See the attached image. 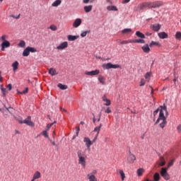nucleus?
<instances>
[{
    "instance_id": "obj_1",
    "label": "nucleus",
    "mask_w": 181,
    "mask_h": 181,
    "mask_svg": "<svg viewBox=\"0 0 181 181\" xmlns=\"http://www.w3.org/2000/svg\"><path fill=\"white\" fill-rule=\"evenodd\" d=\"M160 6H163V1H158L153 2H144L135 6L134 8V12H139V11H142L145 9V8H159Z\"/></svg>"
},
{
    "instance_id": "obj_2",
    "label": "nucleus",
    "mask_w": 181,
    "mask_h": 181,
    "mask_svg": "<svg viewBox=\"0 0 181 181\" xmlns=\"http://www.w3.org/2000/svg\"><path fill=\"white\" fill-rule=\"evenodd\" d=\"M163 111H167L166 107L161 106V109L159 113V117L157 119L156 122H155V125H156L157 124H159L160 121H162L159 124V127L162 129L166 127V124H168V122L166 121V117H165V112H163Z\"/></svg>"
},
{
    "instance_id": "obj_3",
    "label": "nucleus",
    "mask_w": 181,
    "mask_h": 181,
    "mask_svg": "<svg viewBox=\"0 0 181 181\" xmlns=\"http://www.w3.org/2000/svg\"><path fill=\"white\" fill-rule=\"evenodd\" d=\"M77 156L78 158V165H81L83 168H86V165H87V162L86 161L87 159V155H86V153L81 150H79L77 151Z\"/></svg>"
},
{
    "instance_id": "obj_4",
    "label": "nucleus",
    "mask_w": 181,
    "mask_h": 181,
    "mask_svg": "<svg viewBox=\"0 0 181 181\" xmlns=\"http://www.w3.org/2000/svg\"><path fill=\"white\" fill-rule=\"evenodd\" d=\"M32 117L30 116H28L25 119H18L19 124H26V125H28V127H35V123L32 122Z\"/></svg>"
},
{
    "instance_id": "obj_5",
    "label": "nucleus",
    "mask_w": 181,
    "mask_h": 181,
    "mask_svg": "<svg viewBox=\"0 0 181 181\" xmlns=\"http://www.w3.org/2000/svg\"><path fill=\"white\" fill-rule=\"evenodd\" d=\"M160 173L165 180H169L170 179V175H169V173H168V168H161Z\"/></svg>"
},
{
    "instance_id": "obj_6",
    "label": "nucleus",
    "mask_w": 181,
    "mask_h": 181,
    "mask_svg": "<svg viewBox=\"0 0 181 181\" xmlns=\"http://www.w3.org/2000/svg\"><path fill=\"white\" fill-rule=\"evenodd\" d=\"M103 69L105 70H110V69H119L121 67L119 64H112V63L104 64L103 65Z\"/></svg>"
},
{
    "instance_id": "obj_7",
    "label": "nucleus",
    "mask_w": 181,
    "mask_h": 181,
    "mask_svg": "<svg viewBox=\"0 0 181 181\" xmlns=\"http://www.w3.org/2000/svg\"><path fill=\"white\" fill-rule=\"evenodd\" d=\"M136 160V157L131 152V151H129V154L127 156V162L128 163H134Z\"/></svg>"
},
{
    "instance_id": "obj_8",
    "label": "nucleus",
    "mask_w": 181,
    "mask_h": 181,
    "mask_svg": "<svg viewBox=\"0 0 181 181\" xmlns=\"http://www.w3.org/2000/svg\"><path fill=\"white\" fill-rule=\"evenodd\" d=\"M67 47H69V42H64L57 46V50H64V49H67Z\"/></svg>"
},
{
    "instance_id": "obj_9",
    "label": "nucleus",
    "mask_w": 181,
    "mask_h": 181,
    "mask_svg": "<svg viewBox=\"0 0 181 181\" xmlns=\"http://www.w3.org/2000/svg\"><path fill=\"white\" fill-rule=\"evenodd\" d=\"M102 100L103 101V103H105L104 104V105H106V107H110V105H111V100H110L107 98V95H104L102 97Z\"/></svg>"
},
{
    "instance_id": "obj_10",
    "label": "nucleus",
    "mask_w": 181,
    "mask_h": 181,
    "mask_svg": "<svg viewBox=\"0 0 181 181\" xmlns=\"http://www.w3.org/2000/svg\"><path fill=\"white\" fill-rule=\"evenodd\" d=\"M160 28H162L160 24H153L151 25V29L154 30V32H159V30H160Z\"/></svg>"
},
{
    "instance_id": "obj_11",
    "label": "nucleus",
    "mask_w": 181,
    "mask_h": 181,
    "mask_svg": "<svg viewBox=\"0 0 181 181\" xmlns=\"http://www.w3.org/2000/svg\"><path fill=\"white\" fill-rule=\"evenodd\" d=\"M100 73V70L96 69L95 71H86L85 74L86 76H98V74Z\"/></svg>"
},
{
    "instance_id": "obj_12",
    "label": "nucleus",
    "mask_w": 181,
    "mask_h": 181,
    "mask_svg": "<svg viewBox=\"0 0 181 181\" xmlns=\"http://www.w3.org/2000/svg\"><path fill=\"white\" fill-rule=\"evenodd\" d=\"M11 47V42L9 41H4L1 43V51L4 52L5 50V47Z\"/></svg>"
},
{
    "instance_id": "obj_13",
    "label": "nucleus",
    "mask_w": 181,
    "mask_h": 181,
    "mask_svg": "<svg viewBox=\"0 0 181 181\" xmlns=\"http://www.w3.org/2000/svg\"><path fill=\"white\" fill-rule=\"evenodd\" d=\"M80 25H81V18H76L74 21L72 26H73V28H78V26H80Z\"/></svg>"
},
{
    "instance_id": "obj_14",
    "label": "nucleus",
    "mask_w": 181,
    "mask_h": 181,
    "mask_svg": "<svg viewBox=\"0 0 181 181\" xmlns=\"http://www.w3.org/2000/svg\"><path fill=\"white\" fill-rule=\"evenodd\" d=\"M83 142H85L87 148H90V146H91V145H93V142L88 137H84Z\"/></svg>"
},
{
    "instance_id": "obj_15",
    "label": "nucleus",
    "mask_w": 181,
    "mask_h": 181,
    "mask_svg": "<svg viewBox=\"0 0 181 181\" xmlns=\"http://www.w3.org/2000/svg\"><path fill=\"white\" fill-rule=\"evenodd\" d=\"M80 37V35H69L67 36V39L69 42H74V40H77Z\"/></svg>"
},
{
    "instance_id": "obj_16",
    "label": "nucleus",
    "mask_w": 181,
    "mask_h": 181,
    "mask_svg": "<svg viewBox=\"0 0 181 181\" xmlns=\"http://www.w3.org/2000/svg\"><path fill=\"white\" fill-rule=\"evenodd\" d=\"M42 175L40 174V172L39 171H36L33 177V179L31 180V181H35L37 179H40Z\"/></svg>"
},
{
    "instance_id": "obj_17",
    "label": "nucleus",
    "mask_w": 181,
    "mask_h": 181,
    "mask_svg": "<svg viewBox=\"0 0 181 181\" xmlns=\"http://www.w3.org/2000/svg\"><path fill=\"white\" fill-rule=\"evenodd\" d=\"M141 49L144 53H149V52H151V48H149V45L148 44L144 45Z\"/></svg>"
},
{
    "instance_id": "obj_18",
    "label": "nucleus",
    "mask_w": 181,
    "mask_h": 181,
    "mask_svg": "<svg viewBox=\"0 0 181 181\" xmlns=\"http://www.w3.org/2000/svg\"><path fill=\"white\" fill-rule=\"evenodd\" d=\"M168 33L165 32H161L158 33V37H160V39H168Z\"/></svg>"
},
{
    "instance_id": "obj_19",
    "label": "nucleus",
    "mask_w": 181,
    "mask_h": 181,
    "mask_svg": "<svg viewBox=\"0 0 181 181\" xmlns=\"http://www.w3.org/2000/svg\"><path fill=\"white\" fill-rule=\"evenodd\" d=\"M144 173H145V169H144V168H139L136 170V174L139 177H141V176H142V175H144Z\"/></svg>"
},
{
    "instance_id": "obj_20",
    "label": "nucleus",
    "mask_w": 181,
    "mask_h": 181,
    "mask_svg": "<svg viewBox=\"0 0 181 181\" xmlns=\"http://www.w3.org/2000/svg\"><path fill=\"white\" fill-rule=\"evenodd\" d=\"M83 9L86 13H88V12H91V11H93V6H86L83 7Z\"/></svg>"
},
{
    "instance_id": "obj_21",
    "label": "nucleus",
    "mask_w": 181,
    "mask_h": 181,
    "mask_svg": "<svg viewBox=\"0 0 181 181\" xmlns=\"http://www.w3.org/2000/svg\"><path fill=\"white\" fill-rule=\"evenodd\" d=\"M103 127V124H100L98 127H95L93 132H97L96 135L100 134V131H101V127Z\"/></svg>"
},
{
    "instance_id": "obj_22",
    "label": "nucleus",
    "mask_w": 181,
    "mask_h": 181,
    "mask_svg": "<svg viewBox=\"0 0 181 181\" xmlns=\"http://www.w3.org/2000/svg\"><path fill=\"white\" fill-rule=\"evenodd\" d=\"M153 46H158V47H160V43L159 42L151 41L149 45V47H153Z\"/></svg>"
},
{
    "instance_id": "obj_23",
    "label": "nucleus",
    "mask_w": 181,
    "mask_h": 181,
    "mask_svg": "<svg viewBox=\"0 0 181 181\" xmlns=\"http://www.w3.org/2000/svg\"><path fill=\"white\" fill-rule=\"evenodd\" d=\"M29 54H30V52H29V49L27 47L23 52V57H28Z\"/></svg>"
},
{
    "instance_id": "obj_24",
    "label": "nucleus",
    "mask_w": 181,
    "mask_h": 181,
    "mask_svg": "<svg viewBox=\"0 0 181 181\" xmlns=\"http://www.w3.org/2000/svg\"><path fill=\"white\" fill-rule=\"evenodd\" d=\"M49 74L51 76H56L57 75V71L54 69V68H50L49 69Z\"/></svg>"
},
{
    "instance_id": "obj_25",
    "label": "nucleus",
    "mask_w": 181,
    "mask_h": 181,
    "mask_svg": "<svg viewBox=\"0 0 181 181\" xmlns=\"http://www.w3.org/2000/svg\"><path fill=\"white\" fill-rule=\"evenodd\" d=\"M87 176L89 179V181H98L95 176L93 174H88Z\"/></svg>"
},
{
    "instance_id": "obj_26",
    "label": "nucleus",
    "mask_w": 181,
    "mask_h": 181,
    "mask_svg": "<svg viewBox=\"0 0 181 181\" xmlns=\"http://www.w3.org/2000/svg\"><path fill=\"white\" fill-rule=\"evenodd\" d=\"M165 163L166 162L165 161L163 156H160L159 166H165Z\"/></svg>"
},
{
    "instance_id": "obj_27",
    "label": "nucleus",
    "mask_w": 181,
    "mask_h": 181,
    "mask_svg": "<svg viewBox=\"0 0 181 181\" xmlns=\"http://www.w3.org/2000/svg\"><path fill=\"white\" fill-rule=\"evenodd\" d=\"M18 66H19V62H18V61H16L15 62H13L12 64V67H13V71H16V70H18Z\"/></svg>"
},
{
    "instance_id": "obj_28",
    "label": "nucleus",
    "mask_w": 181,
    "mask_h": 181,
    "mask_svg": "<svg viewBox=\"0 0 181 181\" xmlns=\"http://www.w3.org/2000/svg\"><path fill=\"white\" fill-rule=\"evenodd\" d=\"M136 36H137V37H140L141 39H145V35L140 31L136 32Z\"/></svg>"
},
{
    "instance_id": "obj_29",
    "label": "nucleus",
    "mask_w": 181,
    "mask_h": 181,
    "mask_svg": "<svg viewBox=\"0 0 181 181\" xmlns=\"http://www.w3.org/2000/svg\"><path fill=\"white\" fill-rule=\"evenodd\" d=\"M132 32V29L131 28H125L122 30V33L124 35H128V33H131Z\"/></svg>"
},
{
    "instance_id": "obj_30",
    "label": "nucleus",
    "mask_w": 181,
    "mask_h": 181,
    "mask_svg": "<svg viewBox=\"0 0 181 181\" xmlns=\"http://www.w3.org/2000/svg\"><path fill=\"white\" fill-rule=\"evenodd\" d=\"M62 4V0H56L52 4V6L57 7Z\"/></svg>"
},
{
    "instance_id": "obj_31",
    "label": "nucleus",
    "mask_w": 181,
    "mask_h": 181,
    "mask_svg": "<svg viewBox=\"0 0 181 181\" xmlns=\"http://www.w3.org/2000/svg\"><path fill=\"white\" fill-rule=\"evenodd\" d=\"M1 88L3 96L6 97V94H8V90H6V88H4V85H1Z\"/></svg>"
},
{
    "instance_id": "obj_32",
    "label": "nucleus",
    "mask_w": 181,
    "mask_h": 181,
    "mask_svg": "<svg viewBox=\"0 0 181 181\" xmlns=\"http://www.w3.org/2000/svg\"><path fill=\"white\" fill-rule=\"evenodd\" d=\"M107 11H118V8L115 6H108L107 7Z\"/></svg>"
},
{
    "instance_id": "obj_33",
    "label": "nucleus",
    "mask_w": 181,
    "mask_h": 181,
    "mask_svg": "<svg viewBox=\"0 0 181 181\" xmlns=\"http://www.w3.org/2000/svg\"><path fill=\"white\" fill-rule=\"evenodd\" d=\"M119 173L121 176L122 180L124 181L125 180V173H124V170H119Z\"/></svg>"
},
{
    "instance_id": "obj_34",
    "label": "nucleus",
    "mask_w": 181,
    "mask_h": 181,
    "mask_svg": "<svg viewBox=\"0 0 181 181\" xmlns=\"http://www.w3.org/2000/svg\"><path fill=\"white\" fill-rule=\"evenodd\" d=\"M133 43H141L144 44L145 41L143 39H138V40H132Z\"/></svg>"
},
{
    "instance_id": "obj_35",
    "label": "nucleus",
    "mask_w": 181,
    "mask_h": 181,
    "mask_svg": "<svg viewBox=\"0 0 181 181\" xmlns=\"http://www.w3.org/2000/svg\"><path fill=\"white\" fill-rule=\"evenodd\" d=\"M58 87L60 88V90H67L68 88L67 85H63L62 83H59Z\"/></svg>"
},
{
    "instance_id": "obj_36",
    "label": "nucleus",
    "mask_w": 181,
    "mask_h": 181,
    "mask_svg": "<svg viewBox=\"0 0 181 181\" xmlns=\"http://www.w3.org/2000/svg\"><path fill=\"white\" fill-rule=\"evenodd\" d=\"M98 81L101 84H105V78H104L103 76H100L98 77Z\"/></svg>"
},
{
    "instance_id": "obj_37",
    "label": "nucleus",
    "mask_w": 181,
    "mask_h": 181,
    "mask_svg": "<svg viewBox=\"0 0 181 181\" xmlns=\"http://www.w3.org/2000/svg\"><path fill=\"white\" fill-rule=\"evenodd\" d=\"M28 49V51L30 52V53H36V52H37V49H36V48L35 47H27Z\"/></svg>"
},
{
    "instance_id": "obj_38",
    "label": "nucleus",
    "mask_w": 181,
    "mask_h": 181,
    "mask_svg": "<svg viewBox=\"0 0 181 181\" xmlns=\"http://www.w3.org/2000/svg\"><path fill=\"white\" fill-rule=\"evenodd\" d=\"M128 43H133L132 40L120 41L121 45H128Z\"/></svg>"
},
{
    "instance_id": "obj_39",
    "label": "nucleus",
    "mask_w": 181,
    "mask_h": 181,
    "mask_svg": "<svg viewBox=\"0 0 181 181\" xmlns=\"http://www.w3.org/2000/svg\"><path fill=\"white\" fill-rule=\"evenodd\" d=\"M26 46V42L24 40L20 41L18 43V47H25Z\"/></svg>"
},
{
    "instance_id": "obj_40",
    "label": "nucleus",
    "mask_w": 181,
    "mask_h": 181,
    "mask_svg": "<svg viewBox=\"0 0 181 181\" xmlns=\"http://www.w3.org/2000/svg\"><path fill=\"white\" fill-rule=\"evenodd\" d=\"M175 39L177 40H181V33L180 32H177L175 34Z\"/></svg>"
},
{
    "instance_id": "obj_41",
    "label": "nucleus",
    "mask_w": 181,
    "mask_h": 181,
    "mask_svg": "<svg viewBox=\"0 0 181 181\" xmlns=\"http://www.w3.org/2000/svg\"><path fill=\"white\" fill-rule=\"evenodd\" d=\"M41 135L45 136V138H49V134H47V130H44L42 132Z\"/></svg>"
},
{
    "instance_id": "obj_42",
    "label": "nucleus",
    "mask_w": 181,
    "mask_h": 181,
    "mask_svg": "<svg viewBox=\"0 0 181 181\" xmlns=\"http://www.w3.org/2000/svg\"><path fill=\"white\" fill-rule=\"evenodd\" d=\"M146 80H148L149 81V79L151 78V72H147L144 76Z\"/></svg>"
},
{
    "instance_id": "obj_43",
    "label": "nucleus",
    "mask_w": 181,
    "mask_h": 181,
    "mask_svg": "<svg viewBox=\"0 0 181 181\" xmlns=\"http://www.w3.org/2000/svg\"><path fill=\"white\" fill-rule=\"evenodd\" d=\"M49 29H51V30H53L54 32H56V30H57V26L54 25H51L49 26Z\"/></svg>"
},
{
    "instance_id": "obj_44",
    "label": "nucleus",
    "mask_w": 181,
    "mask_h": 181,
    "mask_svg": "<svg viewBox=\"0 0 181 181\" xmlns=\"http://www.w3.org/2000/svg\"><path fill=\"white\" fill-rule=\"evenodd\" d=\"M87 33H90V30L83 32L81 34V37H86L87 36Z\"/></svg>"
},
{
    "instance_id": "obj_45",
    "label": "nucleus",
    "mask_w": 181,
    "mask_h": 181,
    "mask_svg": "<svg viewBox=\"0 0 181 181\" xmlns=\"http://www.w3.org/2000/svg\"><path fill=\"white\" fill-rule=\"evenodd\" d=\"M145 84H146L145 79L141 78V81H140V87H144V86H145Z\"/></svg>"
},
{
    "instance_id": "obj_46",
    "label": "nucleus",
    "mask_w": 181,
    "mask_h": 181,
    "mask_svg": "<svg viewBox=\"0 0 181 181\" xmlns=\"http://www.w3.org/2000/svg\"><path fill=\"white\" fill-rule=\"evenodd\" d=\"M173 163H175V158H173L170 161V163H168V168H170V166H173Z\"/></svg>"
},
{
    "instance_id": "obj_47",
    "label": "nucleus",
    "mask_w": 181,
    "mask_h": 181,
    "mask_svg": "<svg viewBox=\"0 0 181 181\" xmlns=\"http://www.w3.org/2000/svg\"><path fill=\"white\" fill-rule=\"evenodd\" d=\"M29 91V88H26L25 90H23L22 92H19V94H26Z\"/></svg>"
},
{
    "instance_id": "obj_48",
    "label": "nucleus",
    "mask_w": 181,
    "mask_h": 181,
    "mask_svg": "<svg viewBox=\"0 0 181 181\" xmlns=\"http://www.w3.org/2000/svg\"><path fill=\"white\" fill-rule=\"evenodd\" d=\"M177 131L178 134H181V124L177 127Z\"/></svg>"
},
{
    "instance_id": "obj_49",
    "label": "nucleus",
    "mask_w": 181,
    "mask_h": 181,
    "mask_svg": "<svg viewBox=\"0 0 181 181\" xmlns=\"http://www.w3.org/2000/svg\"><path fill=\"white\" fill-rule=\"evenodd\" d=\"M105 112L106 114H111L112 112L111 109H110V107H107V109L105 110Z\"/></svg>"
},
{
    "instance_id": "obj_50",
    "label": "nucleus",
    "mask_w": 181,
    "mask_h": 181,
    "mask_svg": "<svg viewBox=\"0 0 181 181\" xmlns=\"http://www.w3.org/2000/svg\"><path fill=\"white\" fill-rule=\"evenodd\" d=\"M6 88L8 90V91H11L12 90V84L9 83L7 86Z\"/></svg>"
},
{
    "instance_id": "obj_51",
    "label": "nucleus",
    "mask_w": 181,
    "mask_h": 181,
    "mask_svg": "<svg viewBox=\"0 0 181 181\" xmlns=\"http://www.w3.org/2000/svg\"><path fill=\"white\" fill-rule=\"evenodd\" d=\"M6 37L7 36L6 35H2L1 36V40H3L4 42H7L8 40H6Z\"/></svg>"
},
{
    "instance_id": "obj_52",
    "label": "nucleus",
    "mask_w": 181,
    "mask_h": 181,
    "mask_svg": "<svg viewBox=\"0 0 181 181\" xmlns=\"http://www.w3.org/2000/svg\"><path fill=\"white\" fill-rule=\"evenodd\" d=\"M98 138V134H96L95 136L94 137V139L92 141L93 144L95 143Z\"/></svg>"
},
{
    "instance_id": "obj_53",
    "label": "nucleus",
    "mask_w": 181,
    "mask_h": 181,
    "mask_svg": "<svg viewBox=\"0 0 181 181\" xmlns=\"http://www.w3.org/2000/svg\"><path fill=\"white\" fill-rule=\"evenodd\" d=\"M11 18H13L14 19H19L20 16H21V14H19L17 17H16L15 16L13 15H11L10 16Z\"/></svg>"
},
{
    "instance_id": "obj_54",
    "label": "nucleus",
    "mask_w": 181,
    "mask_h": 181,
    "mask_svg": "<svg viewBox=\"0 0 181 181\" xmlns=\"http://www.w3.org/2000/svg\"><path fill=\"white\" fill-rule=\"evenodd\" d=\"M158 112H159V109H157L156 110H155V111L153 112V115H154V117L158 115Z\"/></svg>"
},
{
    "instance_id": "obj_55",
    "label": "nucleus",
    "mask_w": 181,
    "mask_h": 181,
    "mask_svg": "<svg viewBox=\"0 0 181 181\" xmlns=\"http://www.w3.org/2000/svg\"><path fill=\"white\" fill-rule=\"evenodd\" d=\"M131 0H123L122 4H128Z\"/></svg>"
},
{
    "instance_id": "obj_56",
    "label": "nucleus",
    "mask_w": 181,
    "mask_h": 181,
    "mask_svg": "<svg viewBox=\"0 0 181 181\" xmlns=\"http://www.w3.org/2000/svg\"><path fill=\"white\" fill-rule=\"evenodd\" d=\"M90 175H97V171L95 170H93V171H92V173H90Z\"/></svg>"
},
{
    "instance_id": "obj_57",
    "label": "nucleus",
    "mask_w": 181,
    "mask_h": 181,
    "mask_svg": "<svg viewBox=\"0 0 181 181\" xmlns=\"http://www.w3.org/2000/svg\"><path fill=\"white\" fill-rule=\"evenodd\" d=\"M78 132H80V127H78L76 129V136H78Z\"/></svg>"
},
{
    "instance_id": "obj_58",
    "label": "nucleus",
    "mask_w": 181,
    "mask_h": 181,
    "mask_svg": "<svg viewBox=\"0 0 181 181\" xmlns=\"http://www.w3.org/2000/svg\"><path fill=\"white\" fill-rule=\"evenodd\" d=\"M151 35H152V33H149V32L146 33V36H151Z\"/></svg>"
},
{
    "instance_id": "obj_59",
    "label": "nucleus",
    "mask_w": 181,
    "mask_h": 181,
    "mask_svg": "<svg viewBox=\"0 0 181 181\" xmlns=\"http://www.w3.org/2000/svg\"><path fill=\"white\" fill-rule=\"evenodd\" d=\"M150 88H151V95H152V94H153V88H152V86H149Z\"/></svg>"
},
{
    "instance_id": "obj_60",
    "label": "nucleus",
    "mask_w": 181,
    "mask_h": 181,
    "mask_svg": "<svg viewBox=\"0 0 181 181\" xmlns=\"http://www.w3.org/2000/svg\"><path fill=\"white\" fill-rule=\"evenodd\" d=\"M61 111H63L64 112H67V110L63 107H60Z\"/></svg>"
},
{
    "instance_id": "obj_61",
    "label": "nucleus",
    "mask_w": 181,
    "mask_h": 181,
    "mask_svg": "<svg viewBox=\"0 0 181 181\" xmlns=\"http://www.w3.org/2000/svg\"><path fill=\"white\" fill-rule=\"evenodd\" d=\"M83 4H88L90 2V0H83Z\"/></svg>"
},
{
    "instance_id": "obj_62",
    "label": "nucleus",
    "mask_w": 181,
    "mask_h": 181,
    "mask_svg": "<svg viewBox=\"0 0 181 181\" xmlns=\"http://www.w3.org/2000/svg\"><path fill=\"white\" fill-rule=\"evenodd\" d=\"M49 141H50L51 144H52V145H54V146H56V142L52 141L51 139H49Z\"/></svg>"
},
{
    "instance_id": "obj_63",
    "label": "nucleus",
    "mask_w": 181,
    "mask_h": 181,
    "mask_svg": "<svg viewBox=\"0 0 181 181\" xmlns=\"http://www.w3.org/2000/svg\"><path fill=\"white\" fill-rule=\"evenodd\" d=\"M141 139H145V134H144L143 135H141Z\"/></svg>"
},
{
    "instance_id": "obj_64",
    "label": "nucleus",
    "mask_w": 181,
    "mask_h": 181,
    "mask_svg": "<svg viewBox=\"0 0 181 181\" xmlns=\"http://www.w3.org/2000/svg\"><path fill=\"white\" fill-rule=\"evenodd\" d=\"M47 128L48 129H49V128H52V125L47 124Z\"/></svg>"
}]
</instances>
